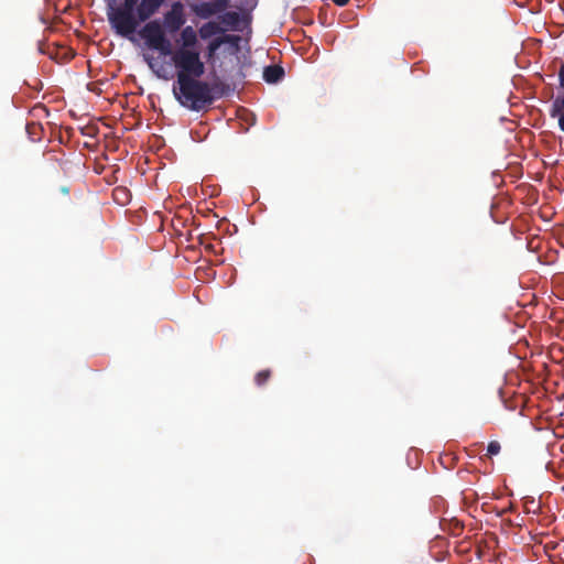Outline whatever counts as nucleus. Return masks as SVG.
Masks as SVG:
<instances>
[{
	"mask_svg": "<svg viewBox=\"0 0 564 564\" xmlns=\"http://www.w3.org/2000/svg\"><path fill=\"white\" fill-rule=\"evenodd\" d=\"M145 63L148 64L149 68L159 77L166 79V76L163 74V67L158 66V62L155 58L151 55H144L143 56Z\"/></svg>",
	"mask_w": 564,
	"mask_h": 564,
	"instance_id": "obj_13",
	"label": "nucleus"
},
{
	"mask_svg": "<svg viewBox=\"0 0 564 564\" xmlns=\"http://www.w3.org/2000/svg\"><path fill=\"white\" fill-rule=\"evenodd\" d=\"M561 111L563 112L558 116V127L564 132V97L555 100L551 110V116L556 117Z\"/></svg>",
	"mask_w": 564,
	"mask_h": 564,
	"instance_id": "obj_12",
	"label": "nucleus"
},
{
	"mask_svg": "<svg viewBox=\"0 0 564 564\" xmlns=\"http://www.w3.org/2000/svg\"><path fill=\"white\" fill-rule=\"evenodd\" d=\"M229 6L228 0H212L193 7L194 13L200 19H208L224 12Z\"/></svg>",
	"mask_w": 564,
	"mask_h": 564,
	"instance_id": "obj_6",
	"label": "nucleus"
},
{
	"mask_svg": "<svg viewBox=\"0 0 564 564\" xmlns=\"http://www.w3.org/2000/svg\"><path fill=\"white\" fill-rule=\"evenodd\" d=\"M139 35L149 48L158 51L163 56L172 54V43L166 37L164 26L159 20H148L139 30Z\"/></svg>",
	"mask_w": 564,
	"mask_h": 564,
	"instance_id": "obj_4",
	"label": "nucleus"
},
{
	"mask_svg": "<svg viewBox=\"0 0 564 564\" xmlns=\"http://www.w3.org/2000/svg\"><path fill=\"white\" fill-rule=\"evenodd\" d=\"M284 76V69L279 65H270L264 67L263 79L269 84L280 82Z\"/></svg>",
	"mask_w": 564,
	"mask_h": 564,
	"instance_id": "obj_9",
	"label": "nucleus"
},
{
	"mask_svg": "<svg viewBox=\"0 0 564 564\" xmlns=\"http://www.w3.org/2000/svg\"><path fill=\"white\" fill-rule=\"evenodd\" d=\"M184 6L182 2L176 1L172 3L171 9L164 14V28L174 33L178 31L185 23Z\"/></svg>",
	"mask_w": 564,
	"mask_h": 564,
	"instance_id": "obj_5",
	"label": "nucleus"
},
{
	"mask_svg": "<svg viewBox=\"0 0 564 564\" xmlns=\"http://www.w3.org/2000/svg\"><path fill=\"white\" fill-rule=\"evenodd\" d=\"M166 0H140L135 11V21H138V26L142 22H147L150 20L163 6Z\"/></svg>",
	"mask_w": 564,
	"mask_h": 564,
	"instance_id": "obj_7",
	"label": "nucleus"
},
{
	"mask_svg": "<svg viewBox=\"0 0 564 564\" xmlns=\"http://www.w3.org/2000/svg\"><path fill=\"white\" fill-rule=\"evenodd\" d=\"M113 197L120 204H126L128 202V193L126 188L117 187L113 189Z\"/></svg>",
	"mask_w": 564,
	"mask_h": 564,
	"instance_id": "obj_16",
	"label": "nucleus"
},
{
	"mask_svg": "<svg viewBox=\"0 0 564 564\" xmlns=\"http://www.w3.org/2000/svg\"><path fill=\"white\" fill-rule=\"evenodd\" d=\"M333 2L339 7L346 6L349 0H333Z\"/></svg>",
	"mask_w": 564,
	"mask_h": 564,
	"instance_id": "obj_20",
	"label": "nucleus"
},
{
	"mask_svg": "<svg viewBox=\"0 0 564 564\" xmlns=\"http://www.w3.org/2000/svg\"><path fill=\"white\" fill-rule=\"evenodd\" d=\"M220 19H221V22L225 24L235 25L239 21V14L237 12L229 11V12L224 13L220 17Z\"/></svg>",
	"mask_w": 564,
	"mask_h": 564,
	"instance_id": "obj_15",
	"label": "nucleus"
},
{
	"mask_svg": "<svg viewBox=\"0 0 564 564\" xmlns=\"http://www.w3.org/2000/svg\"><path fill=\"white\" fill-rule=\"evenodd\" d=\"M558 82L560 86L564 89V63L561 65L558 69Z\"/></svg>",
	"mask_w": 564,
	"mask_h": 564,
	"instance_id": "obj_19",
	"label": "nucleus"
},
{
	"mask_svg": "<svg viewBox=\"0 0 564 564\" xmlns=\"http://www.w3.org/2000/svg\"><path fill=\"white\" fill-rule=\"evenodd\" d=\"M500 449H501V446L498 441H490L487 446V455L488 456L498 455L500 453Z\"/></svg>",
	"mask_w": 564,
	"mask_h": 564,
	"instance_id": "obj_17",
	"label": "nucleus"
},
{
	"mask_svg": "<svg viewBox=\"0 0 564 564\" xmlns=\"http://www.w3.org/2000/svg\"><path fill=\"white\" fill-rule=\"evenodd\" d=\"M258 0H240L239 9L245 11H251L256 8Z\"/></svg>",
	"mask_w": 564,
	"mask_h": 564,
	"instance_id": "obj_18",
	"label": "nucleus"
},
{
	"mask_svg": "<svg viewBox=\"0 0 564 564\" xmlns=\"http://www.w3.org/2000/svg\"><path fill=\"white\" fill-rule=\"evenodd\" d=\"M224 32L221 26L214 21H209L205 24H203L198 31L200 39L207 40L213 37L214 35Z\"/></svg>",
	"mask_w": 564,
	"mask_h": 564,
	"instance_id": "obj_10",
	"label": "nucleus"
},
{
	"mask_svg": "<svg viewBox=\"0 0 564 564\" xmlns=\"http://www.w3.org/2000/svg\"><path fill=\"white\" fill-rule=\"evenodd\" d=\"M200 77L189 78L180 76L173 87L175 99L192 111H203L213 105L215 99L223 96L224 90L219 84H209Z\"/></svg>",
	"mask_w": 564,
	"mask_h": 564,
	"instance_id": "obj_1",
	"label": "nucleus"
},
{
	"mask_svg": "<svg viewBox=\"0 0 564 564\" xmlns=\"http://www.w3.org/2000/svg\"><path fill=\"white\" fill-rule=\"evenodd\" d=\"M232 40H234V36H231V35H225V36L216 37V39L212 40L207 46L208 57H212L219 50V47L223 44L230 43V42H232Z\"/></svg>",
	"mask_w": 564,
	"mask_h": 564,
	"instance_id": "obj_11",
	"label": "nucleus"
},
{
	"mask_svg": "<svg viewBox=\"0 0 564 564\" xmlns=\"http://www.w3.org/2000/svg\"><path fill=\"white\" fill-rule=\"evenodd\" d=\"M176 68V80L180 76L189 78L202 77L205 73V65L200 59L197 50L177 48L170 55Z\"/></svg>",
	"mask_w": 564,
	"mask_h": 564,
	"instance_id": "obj_3",
	"label": "nucleus"
},
{
	"mask_svg": "<svg viewBox=\"0 0 564 564\" xmlns=\"http://www.w3.org/2000/svg\"><path fill=\"white\" fill-rule=\"evenodd\" d=\"M140 0H107L108 21L116 34L131 39L138 29L137 7Z\"/></svg>",
	"mask_w": 564,
	"mask_h": 564,
	"instance_id": "obj_2",
	"label": "nucleus"
},
{
	"mask_svg": "<svg viewBox=\"0 0 564 564\" xmlns=\"http://www.w3.org/2000/svg\"><path fill=\"white\" fill-rule=\"evenodd\" d=\"M271 377V371L269 369H264L259 371L254 377V382L258 387L264 386Z\"/></svg>",
	"mask_w": 564,
	"mask_h": 564,
	"instance_id": "obj_14",
	"label": "nucleus"
},
{
	"mask_svg": "<svg viewBox=\"0 0 564 564\" xmlns=\"http://www.w3.org/2000/svg\"><path fill=\"white\" fill-rule=\"evenodd\" d=\"M181 46L178 48H185V50H195V46L197 44V33L193 29V26L188 25L185 26L181 31Z\"/></svg>",
	"mask_w": 564,
	"mask_h": 564,
	"instance_id": "obj_8",
	"label": "nucleus"
}]
</instances>
